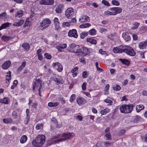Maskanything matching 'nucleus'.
<instances>
[{"instance_id":"obj_7","label":"nucleus","mask_w":147,"mask_h":147,"mask_svg":"<svg viewBox=\"0 0 147 147\" xmlns=\"http://www.w3.org/2000/svg\"><path fill=\"white\" fill-rule=\"evenodd\" d=\"M53 80L58 85L60 83L62 84L63 81L61 77L57 75L54 74L53 76Z\"/></svg>"},{"instance_id":"obj_26","label":"nucleus","mask_w":147,"mask_h":147,"mask_svg":"<svg viewBox=\"0 0 147 147\" xmlns=\"http://www.w3.org/2000/svg\"><path fill=\"white\" fill-rule=\"evenodd\" d=\"M144 108V106L142 105H137L136 107V111L137 112H139L142 110H143Z\"/></svg>"},{"instance_id":"obj_16","label":"nucleus","mask_w":147,"mask_h":147,"mask_svg":"<svg viewBox=\"0 0 147 147\" xmlns=\"http://www.w3.org/2000/svg\"><path fill=\"white\" fill-rule=\"evenodd\" d=\"M141 119V118L139 116H136L132 117L131 120V122L132 123H138Z\"/></svg>"},{"instance_id":"obj_14","label":"nucleus","mask_w":147,"mask_h":147,"mask_svg":"<svg viewBox=\"0 0 147 147\" xmlns=\"http://www.w3.org/2000/svg\"><path fill=\"white\" fill-rule=\"evenodd\" d=\"M110 10L114 11L115 15L121 13L122 11V9L119 7H113L110 8Z\"/></svg>"},{"instance_id":"obj_8","label":"nucleus","mask_w":147,"mask_h":147,"mask_svg":"<svg viewBox=\"0 0 147 147\" xmlns=\"http://www.w3.org/2000/svg\"><path fill=\"white\" fill-rule=\"evenodd\" d=\"M68 35L69 37H73L75 38H77L78 37L77 31L75 29L69 30L68 32Z\"/></svg>"},{"instance_id":"obj_60","label":"nucleus","mask_w":147,"mask_h":147,"mask_svg":"<svg viewBox=\"0 0 147 147\" xmlns=\"http://www.w3.org/2000/svg\"><path fill=\"white\" fill-rule=\"evenodd\" d=\"M86 83L85 82L82 85V88L83 90H86Z\"/></svg>"},{"instance_id":"obj_11","label":"nucleus","mask_w":147,"mask_h":147,"mask_svg":"<svg viewBox=\"0 0 147 147\" xmlns=\"http://www.w3.org/2000/svg\"><path fill=\"white\" fill-rule=\"evenodd\" d=\"M53 22L55 30L59 31H60L61 30V28L60 27V23L58 18H55L54 19Z\"/></svg>"},{"instance_id":"obj_20","label":"nucleus","mask_w":147,"mask_h":147,"mask_svg":"<svg viewBox=\"0 0 147 147\" xmlns=\"http://www.w3.org/2000/svg\"><path fill=\"white\" fill-rule=\"evenodd\" d=\"M67 47V45L66 44H64L61 45L59 46H57L56 48L58 49V51L60 52L62 51V49L65 48Z\"/></svg>"},{"instance_id":"obj_17","label":"nucleus","mask_w":147,"mask_h":147,"mask_svg":"<svg viewBox=\"0 0 147 147\" xmlns=\"http://www.w3.org/2000/svg\"><path fill=\"white\" fill-rule=\"evenodd\" d=\"M11 63V62L9 61H6L2 65V67L3 69H7L10 66Z\"/></svg>"},{"instance_id":"obj_51","label":"nucleus","mask_w":147,"mask_h":147,"mask_svg":"<svg viewBox=\"0 0 147 147\" xmlns=\"http://www.w3.org/2000/svg\"><path fill=\"white\" fill-rule=\"evenodd\" d=\"M102 3L104 5L107 6H109L110 5V4L107 1L105 0H102Z\"/></svg>"},{"instance_id":"obj_44","label":"nucleus","mask_w":147,"mask_h":147,"mask_svg":"<svg viewBox=\"0 0 147 147\" xmlns=\"http://www.w3.org/2000/svg\"><path fill=\"white\" fill-rule=\"evenodd\" d=\"M82 49V51L81 52L82 53L85 55L88 52V50L87 48L86 47H84L83 48H81Z\"/></svg>"},{"instance_id":"obj_33","label":"nucleus","mask_w":147,"mask_h":147,"mask_svg":"<svg viewBox=\"0 0 147 147\" xmlns=\"http://www.w3.org/2000/svg\"><path fill=\"white\" fill-rule=\"evenodd\" d=\"M119 60L123 64L128 65L130 64L129 61L125 59H120Z\"/></svg>"},{"instance_id":"obj_54","label":"nucleus","mask_w":147,"mask_h":147,"mask_svg":"<svg viewBox=\"0 0 147 147\" xmlns=\"http://www.w3.org/2000/svg\"><path fill=\"white\" fill-rule=\"evenodd\" d=\"M18 114L16 111H13L12 113V117L13 119H16L17 117Z\"/></svg>"},{"instance_id":"obj_10","label":"nucleus","mask_w":147,"mask_h":147,"mask_svg":"<svg viewBox=\"0 0 147 147\" xmlns=\"http://www.w3.org/2000/svg\"><path fill=\"white\" fill-rule=\"evenodd\" d=\"M35 82L33 85V89L34 90L35 88L38 90L40 89L42 87L41 84V81L40 79H36Z\"/></svg>"},{"instance_id":"obj_21","label":"nucleus","mask_w":147,"mask_h":147,"mask_svg":"<svg viewBox=\"0 0 147 147\" xmlns=\"http://www.w3.org/2000/svg\"><path fill=\"white\" fill-rule=\"evenodd\" d=\"M74 135V133H72L71 134L67 133V134H64L63 135V136L64 137V138H62L61 139L63 140H65L66 139H67L69 138H71Z\"/></svg>"},{"instance_id":"obj_25","label":"nucleus","mask_w":147,"mask_h":147,"mask_svg":"<svg viewBox=\"0 0 147 147\" xmlns=\"http://www.w3.org/2000/svg\"><path fill=\"white\" fill-rule=\"evenodd\" d=\"M24 22V20H21L18 22H15L13 24V25L15 26H20L23 24Z\"/></svg>"},{"instance_id":"obj_23","label":"nucleus","mask_w":147,"mask_h":147,"mask_svg":"<svg viewBox=\"0 0 147 147\" xmlns=\"http://www.w3.org/2000/svg\"><path fill=\"white\" fill-rule=\"evenodd\" d=\"M33 15H31L29 18H27L25 22V25L26 26H30L31 24L30 21L32 20Z\"/></svg>"},{"instance_id":"obj_49","label":"nucleus","mask_w":147,"mask_h":147,"mask_svg":"<svg viewBox=\"0 0 147 147\" xmlns=\"http://www.w3.org/2000/svg\"><path fill=\"white\" fill-rule=\"evenodd\" d=\"M43 127V125L42 124H38L36 127V128L37 130H39L42 129Z\"/></svg>"},{"instance_id":"obj_34","label":"nucleus","mask_w":147,"mask_h":147,"mask_svg":"<svg viewBox=\"0 0 147 147\" xmlns=\"http://www.w3.org/2000/svg\"><path fill=\"white\" fill-rule=\"evenodd\" d=\"M7 17L6 13L3 12L0 14V20L2 19L4 20H5Z\"/></svg>"},{"instance_id":"obj_57","label":"nucleus","mask_w":147,"mask_h":147,"mask_svg":"<svg viewBox=\"0 0 147 147\" xmlns=\"http://www.w3.org/2000/svg\"><path fill=\"white\" fill-rule=\"evenodd\" d=\"M140 25V24L137 22H136L134 24V27L133 29H136L138 28Z\"/></svg>"},{"instance_id":"obj_28","label":"nucleus","mask_w":147,"mask_h":147,"mask_svg":"<svg viewBox=\"0 0 147 147\" xmlns=\"http://www.w3.org/2000/svg\"><path fill=\"white\" fill-rule=\"evenodd\" d=\"M26 65V62L25 61L23 62L22 64L17 69V71L18 72L21 71L24 68Z\"/></svg>"},{"instance_id":"obj_29","label":"nucleus","mask_w":147,"mask_h":147,"mask_svg":"<svg viewBox=\"0 0 147 147\" xmlns=\"http://www.w3.org/2000/svg\"><path fill=\"white\" fill-rule=\"evenodd\" d=\"M62 7H63L61 5H59L56 8L55 11L56 12L58 13H61L62 11Z\"/></svg>"},{"instance_id":"obj_5","label":"nucleus","mask_w":147,"mask_h":147,"mask_svg":"<svg viewBox=\"0 0 147 147\" xmlns=\"http://www.w3.org/2000/svg\"><path fill=\"white\" fill-rule=\"evenodd\" d=\"M124 52L131 56H134L136 54V53L134 49L131 47H125Z\"/></svg>"},{"instance_id":"obj_37","label":"nucleus","mask_w":147,"mask_h":147,"mask_svg":"<svg viewBox=\"0 0 147 147\" xmlns=\"http://www.w3.org/2000/svg\"><path fill=\"white\" fill-rule=\"evenodd\" d=\"M88 32H83L80 34V37L81 38L83 39L88 34Z\"/></svg>"},{"instance_id":"obj_22","label":"nucleus","mask_w":147,"mask_h":147,"mask_svg":"<svg viewBox=\"0 0 147 147\" xmlns=\"http://www.w3.org/2000/svg\"><path fill=\"white\" fill-rule=\"evenodd\" d=\"M147 45V40L140 42L139 45V47L140 49H144Z\"/></svg>"},{"instance_id":"obj_52","label":"nucleus","mask_w":147,"mask_h":147,"mask_svg":"<svg viewBox=\"0 0 147 147\" xmlns=\"http://www.w3.org/2000/svg\"><path fill=\"white\" fill-rule=\"evenodd\" d=\"M62 25L64 27H69L70 26V23L69 22H63V23Z\"/></svg>"},{"instance_id":"obj_42","label":"nucleus","mask_w":147,"mask_h":147,"mask_svg":"<svg viewBox=\"0 0 147 147\" xmlns=\"http://www.w3.org/2000/svg\"><path fill=\"white\" fill-rule=\"evenodd\" d=\"M11 39L10 36H3L1 37V39L4 41H8Z\"/></svg>"},{"instance_id":"obj_35","label":"nucleus","mask_w":147,"mask_h":147,"mask_svg":"<svg viewBox=\"0 0 147 147\" xmlns=\"http://www.w3.org/2000/svg\"><path fill=\"white\" fill-rule=\"evenodd\" d=\"M23 11L22 10H20L17 11L16 17L18 18L21 17L23 15Z\"/></svg>"},{"instance_id":"obj_40","label":"nucleus","mask_w":147,"mask_h":147,"mask_svg":"<svg viewBox=\"0 0 147 147\" xmlns=\"http://www.w3.org/2000/svg\"><path fill=\"white\" fill-rule=\"evenodd\" d=\"M96 31L95 29H93L90 30L89 31V34L91 36L94 35L96 34Z\"/></svg>"},{"instance_id":"obj_13","label":"nucleus","mask_w":147,"mask_h":147,"mask_svg":"<svg viewBox=\"0 0 147 147\" xmlns=\"http://www.w3.org/2000/svg\"><path fill=\"white\" fill-rule=\"evenodd\" d=\"M54 2L53 0H41L39 3L41 5H49L53 4Z\"/></svg>"},{"instance_id":"obj_18","label":"nucleus","mask_w":147,"mask_h":147,"mask_svg":"<svg viewBox=\"0 0 147 147\" xmlns=\"http://www.w3.org/2000/svg\"><path fill=\"white\" fill-rule=\"evenodd\" d=\"M122 36L126 41H128L130 40V37L127 32H124L122 34Z\"/></svg>"},{"instance_id":"obj_2","label":"nucleus","mask_w":147,"mask_h":147,"mask_svg":"<svg viewBox=\"0 0 147 147\" xmlns=\"http://www.w3.org/2000/svg\"><path fill=\"white\" fill-rule=\"evenodd\" d=\"M134 107L133 104H123L121 105L119 109L121 113L125 114L131 113Z\"/></svg>"},{"instance_id":"obj_43","label":"nucleus","mask_w":147,"mask_h":147,"mask_svg":"<svg viewBox=\"0 0 147 147\" xmlns=\"http://www.w3.org/2000/svg\"><path fill=\"white\" fill-rule=\"evenodd\" d=\"M12 120L11 119H3V121L4 123H11L12 122Z\"/></svg>"},{"instance_id":"obj_1","label":"nucleus","mask_w":147,"mask_h":147,"mask_svg":"<svg viewBox=\"0 0 147 147\" xmlns=\"http://www.w3.org/2000/svg\"><path fill=\"white\" fill-rule=\"evenodd\" d=\"M45 137L43 135H40L36 137V140H34L32 142L33 145L36 146H41L45 142Z\"/></svg>"},{"instance_id":"obj_32","label":"nucleus","mask_w":147,"mask_h":147,"mask_svg":"<svg viewBox=\"0 0 147 147\" xmlns=\"http://www.w3.org/2000/svg\"><path fill=\"white\" fill-rule=\"evenodd\" d=\"M86 40L88 42L93 44L95 45L96 42V40L92 38H88Z\"/></svg>"},{"instance_id":"obj_6","label":"nucleus","mask_w":147,"mask_h":147,"mask_svg":"<svg viewBox=\"0 0 147 147\" xmlns=\"http://www.w3.org/2000/svg\"><path fill=\"white\" fill-rule=\"evenodd\" d=\"M74 12L73 8L71 7L68 8L65 12L66 16L69 19H71L73 17Z\"/></svg>"},{"instance_id":"obj_45","label":"nucleus","mask_w":147,"mask_h":147,"mask_svg":"<svg viewBox=\"0 0 147 147\" xmlns=\"http://www.w3.org/2000/svg\"><path fill=\"white\" fill-rule=\"evenodd\" d=\"M95 65H96V67L97 69V70L99 71H100V72H102L104 71L102 69L99 68L98 66V62H96L95 63Z\"/></svg>"},{"instance_id":"obj_38","label":"nucleus","mask_w":147,"mask_h":147,"mask_svg":"<svg viewBox=\"0 0 147 147\" xmlns=\"http://www.w3.org/2000/svg\"><path fill=\"white\" fill-rule=\"evenodd\" d=\"M110 111V109L108 108H106L104 110H101L100 112L102 115H105L107 113L109 112Z\"/></svg>"},{"instance_id":"obj_47","label":"nucleus","mask_w":147,"mask_h":147,"mask_svg":"<svg viewBox=\"0 0 147 147\" xmlns=\"http://www.w3.org/2000/svg\"><path fill=\"white\" fill-rule=\"evenodd\" d=\"M111 3L113 5L117 6H119L120 5V3L119 2L115 0H112L111 2Z\"/></svg>"},{"instance_id":"obj_64","label":"nucleus","mask_w":147,"mask_h":147,"mask_svg":"<svg viewBox=\"0 0 147 147\" xmlns=\"http://www.w3.org/2000/svg\"><path fill=\"white\" fill-rule=\"evenodd\" d=\"M133 40H136L138 39V36L136 34H133L132 35Z\"/></svg>"},{"instance_id":"obj_15","label":"nucleus","mask_w":147,"mask_h":147,"mask_svg":"<svg viewBox=\"0 0 147 147\" xmlns=\"http://www.w3.org/2000/svg\"><path fill=\"white\" fill-rule=\"evenodd\" d=\"M76 101L77 103L80 106L84 105L86 102L85 100L82 97H78L76 99Z\"/></svg>"},{"instance_id":"obj_59","label":"nucleus","mask_w":147,"mask_h":147,"mask_svg":"<svg viewBox=\"0 0 147 147\" xmlns=\"http://www.w3.org/2000/svg\"><path fill=\"white\" fill-rule=\"evenodd\" d=\"M30 118L25 117L24 121V123L26 125H27L28 124V121L29 120Z\"/></svg>"},{"instance_id":"obj_39","label":"nucleus","mask_w":147,"mask_h":147,"mask_svg":"<svg viewBox=\"0 0 147 147\" xmlns=\"http://www.w3.org/2000/svg\"><path fill=\"white\" fill-rule=\"evenodd\" d=\"M91 26L90 24L88 23H86L84 24H82L79 27L80 28H86Z\"/></svg>"},{"instance_id":"obj_9","label":"nucleus","mask_w":147,"mask_h":147,"mask_svg":"<svg viewBox=\"0 0 147 147\" xmlns=\"http://www.w3.org/2000/svg\"><path fill=\"white\" fill-rule=\"evenodd\" d=\"M124 47L122 45L115 47L113 48V51L115 53H121L124 52Z\"/></svg>"},{"instance_id":"obj_63","label":"nucleus","mask_w":147,"mask_h":147,"mask_svg":"<svg viewBox=\"0 0 147 147\" xmlns=\"http://www.w3.org/2000/svg\"><path fill=\"white\" fill-rule=\"evenodd\" d=\"M109 84H107L106 85L105 87V90L107 91V90H109Z\"/></svg>"},{"instance_id":"obj_50","label":"nucleus","mask_w":147,"mask_h":147,"mask_svg":"<svg viewBox=\"0 0 147 147\" xmlns=\"http://www.w3.org/2000/svg\"><path fill=\"white\" fill-rule=\"evenodd\" d=\"M45 57L47 59H50L51 58V56L49 54L45 53L44 54Z\"/></svg>"},{"instance_id":"obj_4","label":"nucleus","mask_w":147,"mask_h":147,"mask_svg":"<svg viewBox=\"0 0 147 147\" xmlns=\"http://www.w3.org/2000/svg\"><path fill=\"white\" fill-rule=\"evenodd\" d=\"M51 23V21L49 19H44L40 23V26L43 27V29H45L48 27Z\"/></svg>"},{"instance_id":"obj_58","label":"nucleus","mask_w":147,"mask_h":147,"mask_svg":"<svg viewBox=\"0 0 147 147\" xmlns=\"http://www.w3.org/2000/svg\"><path fill=\"white\" fill-rule=\"evenodd\" d=\"M26 117L30 118V112L29 109H27L26 110Z\"/></svg>"},{"instance_id":"obj_30","label":"nucleus","mask_w":147,"mask_h":147,"mask_svg":"<svg viewBox=\"0 0 147 147\" xmlns=\"http://www.w3.org/2000/svg\"><path fill=\"white\" fill-rule=\"evenodd\" d=\"M11 24V23L9 22H6L2 24L0 27V30L8 27L9 24Z\"/></svg>"},{"instance_id":"obj_27","label":"nucleus","mask_w":147,"mask_h":147,"mask_svg":"<svg viewBox=\"0 0 147 147\" xmlns=\"http://www.w3.org/2000/svg\"><path fill=\"white\" fill-rule=\"evenodd\" d=\"M78 68L76 67L73 69L71 71L72 75L73 77H76L77 75Z\"/></svg>"},{"instance_id":"obj_55","label":"nucleus","mask_w":147,"mask_h":147,"mask_svg":"<svg viewBox=\"0 0 147 147\" xmlns=\"http://www.w3.org/2000/svg\"><path fill=\"white\" fill-rule=\"evenodd\" d=\"M88 75L87 72L86 71H84L82 73V77L84 78H85L87 77Z\"/></svg>"},{"instance_id":"obj_19","label":"nucleus","mask_w":147,"mask_h":147,"mask_svg":"<svg viewBox=\"0 0 147 147\" xmlns=\"http://www.w3.org/2000/svg\"><path fill=\"white\" fill-rule=\"evenodd\" d=\"M90 21V19L88 16H84L82 18L80 19L79 21L80 22H88Z\"/></svg>"},{"instance_id":"obj_24","label":"nucleus","mask_w":147,"mask_h":147,"mask_svg":"<svg viewBox=\"0 0 147 147\" xmlns=\"http://www.w3.org/2000/svg\"><path fill=\"white\" fill-rule=\"evenodd\" d=\"M9 101V99L7 97H5L3 99H1L0 100V103L6 104H8Z\"/></svg>"},{"instance_id":"obj_48","label":"nucleus","mask_w":147,"mask_h":147,"mask_svg":"<svg viewBox=\"0 0 147 147\" xmlns=\"http://www.w3.org/2000/svg\"><path fill=\"white\" fill-rule=\"evenodd\" d=\"M75 95L74 94H72L69 98V101L71 102H72L75 100Z\"/></svg>"},{"instance_id":"obj_31","label":"nucleus","mask_w":147,"mask_h":147,"mask_svg":"<svg viewBox=\"0 0 147 147\" xmlns=\"http://www.w3.org/2000/svg\"><path fill=\"white\" fill-rule=\"evenodd\" d=\"M27 140V137L26 135L22 136L20 139V142L22 144H24L26 142Z\"/></svg>"},{"instance_id":"obj_56","label":"nucleus","mask_w":147,"mask_h":147,"mask_svg":"<svg viewBox=\"0 0 147 147\" xmlns=\"http://www.w3.org/2000/svg\"><path fill=\"white\" fill-rule=\"evenodd\" d=\"M113 89L115 90H119L121 89V87L119 85H116L113 87Z\"/></svg>"},{"instance_id":"obj_46","label":"nucleus","mask_w":147,"mask_h":147,"mask_svg":"<svg viewBox=\"0 0 147 147\" xmlns=\"http://www.w3.org/2000/svg\"><path fill=\"white\" fill-rule=\"evenodd\" d=\"M105 136L107 140H111V136L110 132L106 133Z\"/></svg>"},{"instance_id":"obj_12","label":"nucleus","mask_w":147,"mask_h":147,"mask_svg":"<svg viewBox=\"0 0 147 147\" xmlns=\"http://www.w3.org/2000/svg\"><path fill=\"white\" fill-rule=\"evenodd\" d=\"M53 66L59 72L61 71L63 68L61 64L58 62H56L53 64Z\"/></svg>"},{"instance_id":"obj_53","label":"nucleus","mask_w":147,"mask_h":147,"mask_svg":"<svg viewBox=\"0 0 147 147\" xmlns=\"http://www.w3.org/2000/svg\"><path fill=\"white\" fill-rule=\"evenodd\" d=\"M104 101L105 102L109 104L108 105H112V104L113 103L112 101L109 99H106Z\"/></svg>"},{"instance_id":"obj_3","label":"nucleus","mask_w":147,"mask_h":147,"mask_svg":"<svg viewBox=\"0 0 147 147\" xmlns=\"http://www.w3.org/2000/svg\"><path fill=\"white\" fill-rule=\"evenodd\" d=\"M70 50L75 53H81L82 51V49L78 45L72 43L70 45Z\"/></svg>"},{"instance_id":"obj_41","label":"nucleus","mask_w":147,"mask_h":147,"mask_svg":"<svg viewBox=\"0 0 147 147\" xmlns=\"http://www.w3.org/2000/svg\"><path fill=\"white\" fill-rule=\"evenodd\" d=\"M59 104V103L57 102H49L48 104V105L49 107H56Z\"/></svg>"},{"instance_id":"obj_62","label":"nucleus","mask_w":147,"mask_h":147,"mask_svg":"<svg viewBox=\"0 0 147 147\" xmlns=\"http://www.w3.org/2000/svg\"><path fill=\"white\" fill-rule=\"evenodd\" d=\"M125 129H122L120 131L119 133V135H121L123 134L125 132Z\"/></svg>"},{"instance_id":"obj_36","label":"nucleus","mask_w":147,"mask_h":147,"mask_svg":"<svg viewBox=\"0 0 147 147\" xmlns=\"http://www.w3.org/2000/svg\"><path fill=\"white\" fill-rule=\"evenodd\" d=\"M22 47L24 48L26 50H28L30 48V46L28 43H24L22 45Z\"/></svg>"},{"instance_id":"obj_61","label":"nucleus","mask_w":147,"mask_h":147,"mask_svg":"<svg viewBox=\"0 0 147 147\" xmlns=\"http://www.w3.org/2000/svg\"><path fill=\"white\" fill-rule=\"evenodd\" d=\"M139 53L142 58H145V56L144 55V52H139Z\"/></svg>"}]
</instances>
